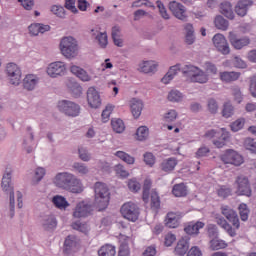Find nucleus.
<instances>
[{"mask_svg": "<svg viewBox=\"0 0 256 256\" xmlns=\"http://www.w3.org/2000/svg\"><path fill=\"white\" fill-rule=\"evenodd\" d=\"M52 181L58 189H64L65 191H70V193H83V183L73 173L59 172Z\"/></svg>", "mask_w": 256, "mask_h": 256, "instance_id": "obj_1", "label": "nucleus"}, {"mask_svg": "<svg viewBox=\"0 0 256 256\" xmlns=\"http://www.w3.org/2000/svg\"><path fill=\"white\" fill-rule=\"evenodd\" d=\"M11 175H13V168L8 165L2 177L1 187L4 193L9 195L10 218L13 219L15 217V188L11 182Z\"/></svg>", "mask_w": 256, "mask_h": 256, "instance_id": "obj_2", "label": "nucleus"}, {"mask_svg": "<svg viewBox=\"0 0 256 256\" xmlns=\"http://www.w3.org/2000/svg\"><path fill=\"white\" fill-rule=\"evenodd\" d=\"M110 199L111 192L107 184L96 182L94 185V207H96L98 211H105V208L109 206Z\"/></svg>", "mask_w": 256, "mask_h": 256, "instance_id": "obj_3", "label": "nucleus"}, {"mask_svg": "<svg viewBox=\"0 0 256 256\" xmlns=\"http://www.w3.org/2000/svg\"><path fill=\"white\" fill-rule=\"evenodd\" d=\"M60 51L66 59H75L79 55V44L73 36H67L60 41Z\"/></svg>", "mask_w": 256, "mask_h": 256, "instance_id": "obj_4", "label": "nucleus"}, {"mask_svg": "<svg viewBox=\"0 0 256 256\" xmlns=\"http://www.w3.org/2000/svg\"><path fill=\"white\" fill-rule=\"evenodd\" d=\"M181 71L184 77H187L192 83L203 84L209 81L207 74H205L203 70L199 69V67L193 65H185L181 68Z\"/></svg>", "mask_w": 256, "mask_h": 256, "instance_id": "obj_5", "label": "nucleus"}, {"mask_svg": "<svg viewBox=\"0 0 256 256\" xmlns=\"http://www.w3.org/2000/svg\"><path fill=\"white\" fill-rule=\"evenodd\" d=\"M57 107L58 110L67 117H79L81 113V106L70 100L59 101Z\"/></svg>", "mask_w": 256, "mask_h": 256, "instance_id": "obj_6", "label": "nucleus"}, {"mask_svg": "<svg viewBox=\"0 0 256 256\" xmlns=\"http://www.w3.org/2000/svg\"><path fill=\"white\" fill-rule=\"evenodd\" d=\"M121 215L128 221L135 222L139 219V207L133 202L125 203L120 209Z\"/></svg>", "mask_w": 256, "mask_h": 256, "instance_id": "obj_7", "label": "nucleus"}, {"mask_svg": "<svg viewBox=\"0 0 256 256\" xmlns=\"http://www.w3.org/2000/svg\"><path fill=\"white\" fill-rule=\"evenodd\" d=\"M6 73L10 85L17 87L21 85V68L15 63H8L6 66Z\"/></svg>", "mask_w": 256, "mask_h": 256, "instance_id": "obj_8", "label": "nucleus"}, {"mask_svg": "<svg viewBox=\"0 0 256 256\" xmlns=\"http://www.w3.org/2000/svg\"><path fill=\"white\" fill-rule=\"evenodd\" d=\"M235 185L237 187V195H244L245 197H251L253 191L251 190V184L249 183V178L246 176H238L235 180Z\"/></svg>", "mask_w": 256, "mask_h": 256, "instance_id": "obj_9", "label": "nucleus"}, {"mask_svg": "<svg viewBox=\"0 0 256 256\" xmlns=\"http://www.w3.org/2000/svg\"><path fill=\"white\" fill-rule=\"evenodd\" d=\"M220 159L223 163L235 165L236 167L243 165V156L235 150H226V152L220 156Z\"/></svg>", "mask_w": 256, "mask_h": 256, "instance_id": "obj_10", "label": "nucleus"}, {"mask_svg": "<svg viewBox=\"0 0 256 256\" xmlns=\"http://www.w3.org/2000/svg\"><path fill=\"white\" fill-rule=\"evenodd\" d=\"M228 41L232 47L238 51L243 49V47H247V45L251 43L249 37H239V34L233 31L229 32Z\"/></svg>", "mask_w": 256, "mask_h": 256, "instance_id": "obj_11", "label": "nucleus"}, {"mask_svg": "<svg viewBox=\"0 0 256 256\" xmlns=\"http://www.w3.org/2000/svg\"><path fill=\"white\" fill-rule=\"evenodd\" d=\"M47 73L49 77L53 79L57 77H63L67 73V68L65 67V63L61 61L52 62L49 64L47 68Z\"/></svg>", "mask_w": 256, "mask_h": 256, "instance_id": "obj_12", "label": "nucleus"}, {"mask_svg": "<svg viewBox=\"0 0 256 256\" xmlns=\"http://www.w3.org/2000/svg\"><path fill=\"white\" fill-rule=\"evenodd\" d=\"M212 41L216 49L219 51V53H222V55H229V53H231L229 43L227 42V39L225 38V36H223V34L214 35Z\"/></svg>", "mask_w": 256, "mask_h": 256, "instance_id": "obj_13", "label": "nucleus"}, {"mask_svg": "<svg viewBox=\"0 0 256 256\" xmlns=\"http://www.w3.org/2000/svg\"><path fill=\"white\" fill-rule=\"evenodd\" d=\"M168 7L176 19H180V21H187V10H185V6H183V4L177 1H172L169 3Z\"/></svg>", "mask_w": 256, "mask_h": 256, "instance_id": "obj_14", "label": "nucleus"}, {"mask_svg": "<svg viewBox=\"0 0 256 256\" xmlns=\"http://www.w3.org/2000/svg\"><path fill=\"white\" fill-rule=\"evenodd\" d=\"M91 213H93V205L83 201L77 204L73 217L81 219V217H89Z\"/></svg>", "mask_w": 256, "mask_h": 256, "instance_id": "obj_15", "label": "nucleus"}, {"mask_svg": "<svg viewBox=\"0 0 256 256\" xmlns=\"http://www.w3.org/2000/svg\"><path fill=\"white\" fill-rule=\"evenodd\" d=\"M87 101L92 109H98L101 107V96L94 87H90L87 91Z\"/></svg>", "mask_w": 256, "mask_h": 256, "instance_id": "obj_16", "label": "nucleus"}, {"mask_svg": "<svg viewBox=\"0 0 256 256\" xmlns=\"http://www.w3.org/2000/svg\"><path fill=\"white\" fill-rule=\"evenodd\" d=\"M182 218L183 213L181 212H169L165 219V225L169 227V229H177Z\"/></svg>", "mask_w": 256, "mask_h": 256, "instance_id": "obj_17", "label": "nucleus"}, {"mask_svg": "<svg viewBox=\"0 0 256 256\" xmlns=\"http://www.w3.org/2000/svg\"><path fill=\"white\" fill-rule=\"evenodd\" d=\"M253 5V1L251 0H240L235 6V13L239 15V17H245L247 15V11H249V7Z\"/></svg>", "mask_w": 256, "mask_h": 256, "instance_id": "obj_18", "label": "nucleus"}, {"mask_svg": "<svg viewBox=\"0 0 256 256\" xmlns=\"http://www.w3.org/2000/svg\"><path fill=\"white\" fill-rule=\"evenodd\" d=\"M41 225L44 231H51L57 227V219L54 215H44L41 219Z\"/></svg>", "mask_w": 256, "mask_h": 256, "instance_id": "obj_19", "label": "nucleus"}, {"mask_svg": "<svg viewBox=\"0 0 256 256\" xmlns=\"http://www.w3.org/2000/svg\"><path fill=\"white\" fill-rule=\"evenodd\" d=\"M70 71L71 73H73V75H76V77H78L80 81L89 82L93 79V77H91V75H89V73H87L85 69L79 66H71Z\"/></svg>", "mask_w": 256, "mask_h": 256, "instance_id": "obj_20", "label": "nucleus"}, {"mask_svg": "<svg viewBox=\"0 0 256 256\" xmlns=\"http://www.w3.org/2000/svg\"><path fill=\"white\" fill-rule=\"evenodd\" d=\"M203 227H205V223L201 221L190 222L184 227V231L187 235H199V229H203Z\"/></svg>", "mask_w": 256, "mask_h": 256, "instance_id": "obj_21", "label": "nucleus"}, {"mask_svg": "<svg viewBox=\"0 0 256 256\" xmlns=\"http://www.w3.org/2000/svg\"><path fill=\"white\" fill-rule=\"evenodd\" d=\"M37 83H39L37 76L28 74L23 79V88L26 89V91H33V89L37 87Z\"/></svg>", "mask_w": 256, "mask_h": 256, "instance_id": "obj_22", "label": "nucleus"}, {"mask_svg": "<svg viewBox=\"0 0 256 256\" xmlns=\"http://www.w3.org/2000/svg\"><path fill=\"white\" fill-rule=\"evenodd\" d=\"M189 251V239L182 238L178 241L175 247V254L178 256H185V254Z\"/></svg>", "mask_w": 256, "mask_h": 256, "instance_id": "obj_23", "label": "nucleus"}, {"mask_svg": "<svg viewBox=\"0 0 256 256\" xmlns=\"http://www.w3.org/2000/svg\"><path fill=\"white\" fill-rule=\"evenodd\" d=\"M239 77H241V74L239 72H235V71L220 72V79L224 83H231L233 81H237Z\"/></svg>", "mask_w": 256, "mask_h": 256, "instance_id": "obj_24", "label": "nucleus"}, {"mask_svg": "<svg viewBox=\"0 0 256 256\" xmlns=\"http://www.w3.org/2000/svg\"><path fill=\"white\" fill-rule=\"evenodd\" d=\"M131 111H132V115L133 117H135V119H138V117H141V111H143V101L134 98L131 101Z\"/></svg>", "mask_w": 256, "mask_h": 256, "instance_id": "obj_25", "label": "nucleus"}, {"mask_svg": "<svg viewBox=\"0 0 256 256\" xmlns=\"http://www.w3.org/2000/svg\"><path fill=\"white\" fill-rule=\"evenodd\" d=\"M138 71L141 73H155L157 71V64L153 61H144L139 64Z\"/></svg>", "mask_w": 256, "mask_h": 256, "instance_id": "obj_26", "label": "nucleus"}, {"mask_svg": "<svg viewBox=\"0 0 256 256\" xmlns=\"http://www.w3.org/2000/svg\"><path fill=\"white\" fill-rule=\"evenodd\" d=\"M220 13L227 17V19H234L235 14L233 13V6H231V2H222L220 4Z\"/></svg>", "mask_w": 256, "mask_h": 256, "instance_id": "obj_27", "label": "nucleus"}, {"mask_svg": "<svg viewBox=\"0 0 256 256\" xmlns=\"http://www.w3.org/2000/svg\"><path fill=\"white\" fill-rule=\"evenodd\" d=\"M216 223H217V225L222 227V229L227 231V233H228V235H230V237H235V235H237V233H235V229H233V227H231V225L229 223H227V220H225V218L216 217Z\"/></svg>", "mask_w": 256, "mask_h": 256, "instance_id": "obj_28", "label": "nucleus"}, {"mask_svg": "<svg viewBox=\"0 0 256 256\" xmlns=\"http://www.w3.org/2000/svg\"><path fill=\"white\" fill-rule=\"evenodd\" d=\"M178 71H181L179 65L171 66L167 74L161 79L162 83L167 85L170 81H173V78L177 75Z\"/></svg>", "mask_w": 256, "mask_h": 256, "instance_id": "obj_29", "label": "nucleus"}, {"mask_svg": "<svg viewBox=\"0 0 256 256\" xmlns=\"http://www.w3.org/2000/svg\"><path fill=\"white\" fill-rule=\"evenodd\" d=\"M227 139H229V132H227L225 128H222V133L216 140H213V145L218 149H221L222 147H225V141H227Z\"/></svg>", "mask_w": 256, "mask_h": 256, "instance_id": "obj_30", "label": "nucleus"}, {"mask_svg": "<svg viewBox=\"0 0 256 256\" xmlns=\"http://www.w3.org/2000/svg\"><path fill=\"white\" fill-rule=\"evenodd\" d=\"M175 167H177V159L175 158H168L166 160H163V162L161 163V169L166 173H169V171H173Z\"/></svg>", "mask_w": 256, "mask_h": 256, "instance_id": "obj_31", "label": "nucleus"}, {"mask_svg": "<svg viewBox=\"0 0 256 256\" xmlns=\"http://www.w3.org/2000/svg\"><path fill=\"white\" fill-rule=\"evenodd\" d=\"M111 35L114 45H116V47H123V38H121V30H119V27L114 26Z\"/></svg>", "mask_w": 256, "mask_h": 256, "instance_id": "obj_32", "label": "nucleus"}, {"mask_svg": "<svg viewBox=\"0 0 256 256\" xmlns=\"http://www.w3.org/2000/svg\"><path fill=\"white\" fill-rule=\"evenodd\" d=\"M52 203L57 209H67V207H69V202H67V199L61 195L54 196L52 198Z\"/></svg>", "mask_w": 256, "mask_h": 256, "instance_id": "obj_33", "label": "nucleus"}, {"mask_svg": "<svg viewBox=\"0 0 256 256\" xmlns=\"http://www.w3.org/2000/svg\"><path fill=\"white\" fill-rule=\"evenodd\" d=\"M215 27L221 31H227L229 29V21H227L223 16L218 15L214 20Z\"/></svg>", "mask_w": 256, "mask_h": 256, "instance_id": "obj_34", "label": "nucleus"}, {"mask_svg": "<svg viewBox=\"0 0 256 256\" xmlns=\"http://www.w3.org/2000/svg\"><path fill=\"white\" fill-rule=\"evenodd\" d=\"M72 169L73 171L78 173V175H81V176L89 175V167H87L85 164L81 162H74L72 164Z\"/></svg>", "mask_w": 256, "mask_h": 256, "instance_id": "obj_35", "label": "nucleus"}, {"mask_svg": "<svg viewBox=\"0 0 256 256\" xmlns=\"http://www.w3.org/2000/svg\"><path fill=\"white\" fill-rule=\"evenodd\" d=\"M186 30V38L185 43L187 45H193L195 43V31L193 30V25L187 24L185 27Z\"/></svg>", "mask_w": 256, "mask_h": 256, "instance_id": "obj_36", "label": "nucleus"}, {"mask_svg": "<svg viewBox=\"0 0 256 256\" xmlns=\"http://www.w3.org/2000/svg\"><path fill=\"white\" fill-rule=\"evenodd\" d=\"M77 247V241L74 236H68L64 241V251L66 253H71L73 249Z\"/></svg>", "mask_w": 256, "mask_h": 256, "instance_id": "obj_37", "label": "nucleus"}, {"mask_svg": "<svg viewBox=\"0 0 256 256\" xmlns=\"http://www.w3.org/2000/svg\"><path fill=\"white\" fill-rule=\"evenodd\" d=\"M45 173H46L45 168L43 167L36 168L34 173V178L32 179V185H39V183H41V181L45 177Z\"/></svg>", "mask_w": 256, "mask_h": 256, "instance_id": "obj_38", "label": "nucleus"}, {"mask_svg": "<svg viewBox=\"0 0 256 256\" xmlns=\"http://www.w3.org/2000/svg\"><path fill=\"white\" fill-rule=\"evenodd\" d=\"M172 193L175 197H185L187 195V186L183 183L176 184L173 187Z\"/></svg>", "mask_w": 256, "mask_h": 256, "instance_id": "obj_39", "label": "nucleus"}, {"mask_svg": "<svg viewBox=\"0 0 256 256\" xmlns=\"http://www.w3.org/2000/svg\"><path fill=\"white\" fill-rule=\"evenodd\" d=\"M115 248L113 245H105L102 246L99 250H98V255L99 256H115Z\"/></svg>", "mask_w": 256, "mask_h": 256, "instance_id": "obj_40", "label": "nucleus"}, {"mask_svg": "<svg viewBox=\"0 0 256 256\" xmlns=\"http://www.w3.org/2000/svg\"><path fill=\"white\" fill-rule=\"evenodd\" d=\"M111 126L115 133H123V131H125V123L119 118L112 119Z\"/></svg>", "mask_w": 256, "mask_h": 256, "instance_id": "obj_41", "label": "nucleus"}, {"mask_svg": "<svg viewBox=\"0 0 256 256\" xmlns=\"http://www.w3.org/2000/svg\"><path fill=\"white\" fill-rule=\"evenodd\" d=\"M235 113V108L230 102H226L223 105L222 109V116L225 117V119H229V117H233V114Z\"/></svg>", "mask_w": 256, "mask_h": 256, "instance_id": "obj_42", "label": "nucleus"}, {"mask_svg": "<svg viewBox=\"0 0 256 256\" xmlns=\"http://www.w3.org/2000/svg\"><path fill=\"white\" fill-rule=\"evenodd\" d=\"M149 137V128L147 126H140L136 131V139L138 141H145Z\"/></svg>", "mask_w": 256, "mask_h": 256, "instance_id": "obj_43", "label": "nucleus"}, {"mask_svg": "<svg viewBox=\"0 0 256 256\" xmlns=\"http://www.w3.org/2000/svg\"><path fill=\"white\" fill-rule=\"evenodd\" d=\"M210 247L212 251H219V249H225L227 244L223 240H217V238H214L210 241Z\"/></svg>", "mask_w": 256, "mask_h": 256, "instance_id": "obj_44", "label": "nucleus"}, {"mask_svg": "<svg viewBox=\"0 0 256 256\" xmlns=\"http://www.w3.org/2000/svg\"><path fill=\"white\" fill-rule=\"evenodd\" d=\"M72 229H75L80 233H84V235H87V233H89V226L87 224L81 223V221H76L72 223Z\"/></svg>", "mask_w": 256, "mask_h": 256, "instance_id": "obj_45", "label": "nucleus"}, {"mask_svg": "<svg viewBox=\"0 0 256 256\" xmlns=\"http://www.w3.org/2000/svg\"><path fill=\"white\" fill-rule=\"evenodd\" d=\"M181 99H183V94L178 90H172L168 94V101H171L172 103H179Z\"/></svg>", "mask_w": 256, "mask_h": 256, "instance_id": "obj_46", "label": "nucleus"}, {"mask_svg": "<svg viewBox=\"0 0 256 256\" xmlns=\"http://www.w3.org/2000/svg\"><path fill=\"white\" fill-rule=\"evenodd\" d=\"M151 190V180L146 179L144 181V186H143V196L142 199L147 203L149 201V191Z\"/></svg>", "mask_w": 256, "mask_h": 256, "instance_id": "obj_47", "label": "nucleus"}, {"mask_svg": "<svg viewBox=\"0 0 256 256\" xmlns=\"http://www.w3.org/2000/svg\"><path fill=\"white\" fill-rule=\"evenodd\" d=\"M96 39L98 40V43L100 45V47L102 49H105V47H107L108 45V40H107V33L105 32H99L97 35H96Z\"/></svg>", "mask_w": 256, "mask_h": 256, "instance_id": "obj_48", "label": "nucleus"}, {"mask_svg": "<svg viewBox=\"0 0 256 256\" xmlns=\"http://www.w3.org/2000/svg\"><path fill=\"white\" fill-rule=\"evenodd\" d=\"M207 107L208 111H210V113H212L213 115H215V113L219 111V104H217V100H215V98L208 99Z\"/></svg>", "mask_w": 256, "mask_h": 256, "instance_id": "obj_49", "label": "nucleus"}, {"mask_svg": "<svg viewBox=\"0 0 256 256\" xmlns=\"http://www.w3.org/2000/svg\"><path fill=\"white\" fill-rule=\"evenodd\" d=\"M231 93L236 102L241 103V101H243V94L241 93V88L239 86H232Z\"/></svg>", "mask_w": 256, "mask_h": 256, "instance_id": "obj_50", "label": "nucleus"}, {"mask_svg": "<svg viewBox=\"0 0 256 256\" xmlns=\"http://www.w3.org/2000/svg\"><path fill=\"white\" fill-rule=\"evenodd\" d=\"M159 207H161V200L159 198V194H157L155 191H152V193H151V208L159 209Z\"/></svg>", "mask_w": 256, "mask_h": 256, "instance_id": "obj_51", "label": "nucleus"}, {"mask_svg": "<svg viewBox=\"0 0 256 256\" xmlns=\"http://www.w3.org/2000/svg\"><path fill=\"white\" fill-rule=\"evenodd\" d=\"M207 233L210 239H217V237H219V231L217 230V226H215V224L207 225Z\"/></svg>", "mask_w": 256, "mask_h": 256, "instance_id": "obj_52", "label": "nucleus"}, {"mask_svg": "<svg viewBox=\"0 0 256 256\" xmlns=\"http://www.w3.org/2000/svg\"><path fill=\"white\" fill-rule=\"evenodd\" d=\"M244 147L248 151L256 154V142L253 138H246L244 141Z\"/></svg>", "mask_w": 256, "mask_h": 256, "instance_id": "obj_53", "label": "nucleus"}, {"mask_svg": "<svg viewBox=\"0 0 256 256\" xmlns=\"http://www.w3.org/2000/svg\"><path fill=\"white\" fill-rule=\"evenodd\" d=\"M127 241H129V237H126L124 242L121 243L118 256H129V244Z\"/></svg>", "mask_w": 256, "mask_h": 256, "instance_id": "obj_54", "label": "nucleus"}, {"mask_svg": "<svg viewBox=\"0 0 256 256\" xmlns=\"http://www.w3.org/2000/svg\"><path fill=\"white\" fill-rule=\"evenodd\" d=\"M226 219L232 223L233 227L239 229V216L237 215V212H230V214L226 216Z\"/></svg>", "mask_w": 256, "mask_h": 256, "instance_id": "obj_55", "label": "nucleus"}, {"mask_svg": "<svg viewBox=\"0 0 256 256\" xmlns=\"http://www.w3.org/2000/svg\"><path fill=\"white\" fill-rule=\"evenodd\" d=\"M114 106L108 104L106 108L102 111V121L103 123H107L109 121V117L111 116V113L113 112Z\"/></svg>", "mask_w": 256, "mask_h": 256, "instance_id": "obj_56", "label": "nucleus"}, {"mask_svg": "<svg viewBox=\"0 0 256 256\" xmlns=\"http://www.w3.org/2000/svg\"><path fill=\"white\" fill-rule=\"evenodd\" d=\"M78 154L81 159V161H91V154H89V151L87 148L81 147L78 149Z\"/></svg>", "mask_w": 256, "mask_h": 256, "instance_id": "obj_57", "label": "nucleus"}, {"mask_svg": "<svg viewBox=\"0 0 256 256\" xmlns=\"http://www.w3.org/2000/svg\"><path fill=\"white\" fill-rule=\"evenodd\" d=\"M51 11L54 13V15L60 17L61 19L65 17V8L63 6L54 5L52 6Z\"/></svg>", "mask_w": 256, "mask_h": 256, "instance_id": "obj_58", "label": "nucleus"}, {"mask_svg": "<svg viewBox=\"0 0 256 256\" xmlns=\"http://www.w3.org/2000/svg\"><path fill=\"white\" fill-rule=\"evenodd\" d=\"M233 65L237 69H247V63L241 59V57L236 56L233 59Z\"/></svg>", "mask_w": 256, "mask_h": 256, "instance_id": "obj_59", "label": "nucleus"}, {"mask_svg": "<svg viewBox=\"0 0 256 256\" xmlns=\"http://www.w3.org/2000/svg\"><path fill=\"white\" fill-rule=\"evenodd\" d=\"M144 163L149 165V167H153L155 165V156L151 152H146L144 155Z\"/></svg>", "mask_w": 256, "mask_h": 256, "instance_id": "obj_60", "label": "nucleus"}, {"mask_svg": "<svg viewBox=\"0 0 256 256\" xmlns=\"http://www.w3.org/2000/svg\"><path fill=\"white\" fill-rule=\"evenodd\" d=\"M245 125V120L238 119L235 122H233L230 127L234 133H237V131H240V129H243V126Z\"/></svg>", "mask_w": 256, "mask_h": 256, "instance_id": "obj_61", "label": "nucleus"}, {"mask_svg": "<svg viewBox=\"0 0 256 256\" xmlns=\"http://www.w3.org/2000/svg\"><path fill=\"white\" fill-rule=\"evenodd\" d=\"M231 195V188L222 186L218 190V197H222V199H227Z\"/></svg>", "mask_w": 256, "mask_h": 256, "instance_id": "obj_62", "label": "nucleus"}, {"mask_svg": "<svg viewBox=\"0 0 256 256\" xmlns=\"http://www.w3.org/2000/svg\"><path fill=\"white\" fill-rule=\"evenodd\" d=\"M128 188L130 191L137 193V191H139L141 189V184L139 182H137V180H129Z\"/></svg>", "mask_w": 256, "mask_h": 256, "instance_id": "obj_63", "label": "nucleus"}, {"mask_svg": "<svg viewBox=\"0 0 256 256\" xmlns=\"http://www.w3.org/2000/svg\"><path fill=\"white\" fill-rule=\"evenodd\" d=\"M249 91L252 97L256 98V74L250 78Z\"/></svg>", "mask_w": 256, "mask_h": 256, "instance_id": "obj_64", "label": "nucleus"}]
</instances>
